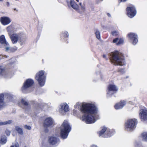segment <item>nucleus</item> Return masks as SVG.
I'll use <instances>...</instances> for the list:
<instances>
[{
	"label": "nucleus",
	"mask_w": 147,
	"mask_h": 147,
	"mask_svg": "<svg viewBox=\"0 0 147 147\" xmlns=\"http://www.w3.org/2000/svg\"><path fill=\"white\" fill-rule=\"evenodd\" d=\"M5 73V69L2 68L1 67H0V76H3Z\"/></svg>",
	"instance_id": "c85d7f7f"
},
{
	"label": "nucleus",
	"mask_w": 147,
	"mask_h": 147,
	"mask_svg": "<svg viewBox=\"0 0 147 147\" xmlns=\"http://www.w3.org/2000/svg\"><path fill=\"white\" fill-rule=\"evenodd\" d=\"M2 47L5 49V51L9 52H14L17 49L16 47L15 48L10 47L9 43Z\"/></svg>",
	"instance_id": "4468645a"
},
{
	"label": "nucleus",
	"mask_w": 147,
	"mask_h": 147,
	"mask_svg": "<svg viewBox=\"0 0 147 147\" xmlns=\"http://www.w3.org/2000/svg\"><path fill=\"white\" fill-rule=\"evenodd\" d=\"M128 36L129 38L132 41V43L134 45H136L138 42L137 36L133 33H130L128 34Z\"/></svg>",
	"instance_id": "9b49d317"
},
{
	"label": "nucleus",
	"mask_w": 147,
	"mask_h": 147,
	"mask_svg": "<svg viewBox=\"0 0 147 147\" xmlns=\"http://www.w3.org/2000/svg\"><path fill=\"white\" fill-rule=\"evenodd\" d=\"M6 5L7 7H9L10 6V4L9 2H7L6 3Z\"/></svg>",
	"instance_id": "c9c22d12"
},
{
	"label": "nucleus",
	"mask_w": 147,
	"mask_h": 147,
	"mask_svg": "<svg viewBox=\"0 0 147 147\" xmlns=\"http://www.w3.org/2000/svg\"><path fill=\"white\" fill-rule=\"evenodd\" d=\"M71 127L67 121H64L60 127L61 137L65 139L67 137L68 133L71 130Z\"/></svg>",
	"instance_id": "7ed1b4c3"
},
{
	"label": "nucleus",
	"mask_w": 147,
	"mask_h": 147,
	"mask_svg": "<svg viewBox=\"0 0 147 147\" xmlns=\"http://www.w3.org/2000/svg\"><path fill=\"white\" fill-rule=\"evenodd\" d=\"M34 83L33 81L31 79L27 80L24 83L22 88L23 91H24L27 89L31 86Z\"/></svg>",
	"instance_id": "1a4fd4ad"
},
{
	"label": "nucleus",
	"mask_w": 147,
	"mask_h": 147,
	"mask_svg": "<svg viewBox=\"0 0 147 147\" xmlns=\"http://www.w3.org/2000/svg\"><path fill=\"white\" fill-rule=\"evenodd\" d=\"M59 141V140L55 137H51L49 140V142L50 144L53 145L57 143Z\"/></svg>",
	"instance_id": "a211bd4d"
},
{
	"label": "nucleus",
	"mask_w": 147,
	"mask_h": 147,
	"mask_svg": "<svg viewBox=\"0 0 147 147\" xmlns=\"http://www.w3.org/2000/svg\"><path fill=\"white\" fill-rule=\"evenodd\" d=\"M95 34L96 38L99 39L100 38V34L99 31L97 30H96L95 31Z\"/></svg>",
	"instance_id": "bb28decb"
},
{
	"label": "nucleus",
	"mask_w": 147,
	"mask_h": 147,
	"mask_svg": "<svg viewBox=\"0 0 147 147\" xmlns=\"http://www.w3.org/2000/svg\"><path fill=\"white\" fill-rule=\"evenodd\" d=\"M10 147H12V146H11Z\"/></svg>",
	"instance_id": "8fccbe9b"
},
{
	"label": "nucleus",
	"mask_w": 147,
	"mask_h": 147,
	"mask_svg": "<svg viewBox=\"0 0 147 147\" xmlns=\"http://www.w3.org/2000/svg\"><path fill=\"white\" fill-rule=\"evenodd\" d=\"M99 0H97V2L98 3H99V1H99Z\"/></svg>",
	"instance_id": "a18cd8bd"
},
{
	"label": "nucleus",
	"mask_w": 147,
	"mask_h": 147,
	"mask_svg": "<svg viewBox=\"0 0 147 147\" xmlns=\"http://www.w3.org/2000/svg\"><path fill=\"white\" fill-rule=\"evenodd\" d=\"M127 15L130 18H132L136 14V11L134 7H127Z\"/></svg>",
	"instance_id": "6e6552de"
},
{
	"label": "nucleus",
	"mask_w": 147,
	"mask_h": 147,
	"mask_svg": "<svg viewBox=\"0 0 147 147\" xmlns=\"http://www.w3.org/2000/svg\"><path fill=\"white\" fill-rule=\"evenodd\" d=\"M61 109L65 112L68 111L69 110L68 105L66 103L62 104L61 105Z\"/></svg>",
	"instance_id": "412c9836"
},
{
	"label": "nucleus",
	"mask_w": 147,
	"mask_h": 147,
	"mask_svg": "<svg viewBox=\"0 0 147 147\" xmlns=\"http://www.w3.org/2000/svg\"><path fill=\"white\" fill-rule=\"evenodd\" d=\"M4 0H0V2H3Z\"/></svg>",
	"instance_id": "c03bdc74"
},
{
	"label": "nucleus",
	"mask_w": 147,
	"mask_h": 147,
	"mask_svg": "<svg viewBox=\"0 0 147 147\" xmlns=\"http://www.w3.org/2000/svg\"><path fill=\"white\" fill-rule=\"evenodd\" d=\"M91 147H97L96 145H92Z\"/></svg>",
	"instance_id": "ea45409f"
},
{
	"label": "nucleus",
	"mask_w": 147,
	"mask_h": 147,
	"mask_svg": "<svg viewBox=\"0 0 147 147\" xmlns=\"http://www.w3.org/2000/svg\"><path fill=\"white\" fill-rule=\"evenodd\" d=\"M53 123V121L52 119L50 117L47 118L44 122V126L46 127L51 126Z\"/></svg>",
	"instance_id": "f8f14e48"
},
{
	"label": "nucleus",
	"mask_w": 147,
	"mask_h": 147,
	"mask_svg": "<svg viewBox=\"0 0 147 147\" xmlns=\"http://www.w3.org/2000/svg\"><path fill=\"white\" fill-rule=\"evenodd\" d=\"M103 57L104 58H106V56L105 55H103Z\"/></svg>",
	"instance_id": "79ce46f5"
},
{
	"label": "nucleus",
	"mask_w": 147,
	"mask_h": 147,
	"mask_svg": "<svg viewBox=\"0 0 147 147\" xmlns=\"http://www.w3.org/2000/svg\"><path fill=\"white\" fill-rule=\"evenodd\" d=\"M44 71L43 70L37 72L36 75V79L38 81L39 85L42 86L45 84V76L44 75Z\"/></svg>",
	"instance_id": "39448f33"
},
{
	"label": "nucleus",
	"mask_w": 147,
	"mask_h": 147,
	"mask_svg": "<svg viewBox=\"0 0 147 147\" xmlns=\"http://www.w3.org/2000/svg\"><path fill=\"white\" fill-rule=\"evenodd\" d=\"M107 15L109 17H110L111 16L110 14V13H107Z\"/></svg>",
	"instance_id": "a19ab883"
},
{
	"label": "nucleus",
	"mask_w": 147,
	"mask_h": 147,
	"mask_svg": "<svg viewBox=\"0 0 147 147\" xmlns=\"http://www.w3.org/2000/svg\"><path fill=\"white\" fill-rule=\"evenodd\" d=\"M7 142L6 137L5 136L2 137L0 143L1 144H3L6 143Z\"/></svg>",
	"instance_id": "a878e982"
},
{
	"label": "nucleus",
	"mask_w": 147,
	"mask_h": 147,
	"mask_svg": "<svg viewBox=\"0 0 147 147\" xmlns=\"http://www.w3.org/2000/svg\"><path fill=\"white\" fill-rule=\"evenodd\" d=\"M101 1H102L103 0H101Z\"/></svg>",
	"instance_id": "09e8293b"
},
{
	"label": "nucleus",
	"mask_w": 147,
	"mask_h": 147,
	"mask_svg": "<svg viewBox=\"0 0 147 147\" xmlns=\"http://www.w3.org/2000/svg\"><path fill=\"white\" fill-rule=\"evenodd\" d=\"M70 4L71 6L73 8L77 11L78 12L80 13L84 12L85 10L84 6V5H82L81 3H79V5L81 6L80 8H79L78 5L76 3L74 0H71Z\"/></svg>",
	"instance_id": "0eeeda50"
},
{
	"label": "nucleus",
	"mask_w": 147,
	"mask_h": 147,
	"mask_svg": "<svg viewBox=\"0 0 147 147\" xmlns=\"http://www.w3.org/2000/svg\"><path fill=\"white\" fill-rule=\"evenodd\" d=\"M106 131V134H107V135L106 136V137H110L111 135L109 134V132H110V130L109 129H107L106 127H103L101 131L99 132V136H101Z\"/></svg>",
	"instance_id": "2eb2a0df"
},
{
	"label": "nucleus",
	"mask_w": 147,
	"mask_h": 147,
	"mask_svg": "<svg viewBox=\"0 0 147 147\" xmlns=\"http://www.w3.org/2000/svg\"><path fill=\"white\" fill-rule=\"evenodd\" d=\"M118 89L117 87L115 85H110L108 87V92L107 93V94L110 95L112 94L113 93H111V91H116Z\"/></svg>",
	"instance_id": "f3484780"
},
{
	"label": "nucleus",
	"mask_w": 147,
	"mask_h": 147,
	"mask_svg": "<svg viewBox=\"0 0 147 147\" xmlns=\"http://www.w3.org/2000/svg\"><path fill=\"white\" fill-rule=\"evenodd\" d=\"M15 130L19 134L22 135L23 134V130L22 129L19 127L18 126H16L15 127Z\"/></svg>",
	"instance_id": "b1692460"
},
{
	"label": "nucleus",
	"mask_w": 147,
	"mask_h": 147,
	"mask_svg": "<svg viewBox=\"0 0 147 147\" xmlns=\"http://www.w3.org/2000/svg\"><path fill=\"white\" fill-rule=\"evenodd\" d=\"M111 131H110V132H109V134L111 135V136H111L112 135H113V134H112V133H111Z\"/></svg>",
	"instance_id": "4c0bfd02"
},
{
	"label": "nucleus",
	"mask_w": 147,
	"mask_h": 147,
	"mask_svg": "<svg viewBox=\"0 0 147 147\" xmlns=\"http://www.w3.org/2000/svg\"><path fill=\"white\" fill-rule=\"evenodd\" d=\"M73 111H74V112L76 114L75 112H76V110H73Z\"/></svg>",
	"instance_id": "37998d69"
},
{
	"label": "nucleus",
	"mask_w": 147,
	"mask_h": 147,
	"mask_svg": "<svg viewBox=\"0 0 147 147\" xmlns=\"http://www.w3.org/2000/svg\"><path fill=\"white\" fill-rule=\"evenodd\" d=\"M0 43L2 45V47L7 45L8 43L6 41L4 35H1L0 36Z\"/></svg>",
	"instance_id": "aec40b11"
},
{
	"label": "nucleus",
	"mask_w": 147,
	"mask_h": 147,
	"mask_svg": "<svg viewBox=\"0 0 147 147\" xmlns=\"http://www.w3.org/2000/svg\"><path fill=\"white\" fill-rule=\"evenodd\" d=\"M0 22L3 25L6 26L11 22V20L9 17L3 16L0 18Z\"/></svg>",
	"instance_id": "9d476101"
},
{
	"label": "nucleus",
	"mask_w": 147,
	"mask_h": 147,
	"mask_svg": "<svg viewBox=\"0 0 147 147\" xmlns=\"http://www.w3.org/2000/svg\"><path fill=\"white\" fill-rule=\"evenodd\" d=\"M15 27L12 24L7 27L6 29L7 31L8 32L9 35L10 34L11 32L15 30Z\"/></svg>",
	"instance_id": "4be33fe9"
},
{
	"label": "nucleus",
	"mask_w": 147,
	"mask_h": 147,
	"mask_svg": "<svg viewBox=\"0 0 147 147\" xmlns=\"http://www.w3.org/2000/svg\"><path fill=\"white\" fill-rule=\"evenodd\" d=\"M120 2L123 1V2H125L127 0H120Z\"/></svg>",
	"instance_id": "58836bf2"
},
{
	"label": "nucleus",
	"mask_w": 147,
	"mask_h": 147,
	"mask_svg": "<svg viewBox=\"0 0 147 147\" xmlns=\"http://www.w3.org/2000/svg\"><path fill=\"white\" fill-rule=\"evenodd\" d=\"M74 107L84 113L81 119L86 123H93L98 118L97 108L94 104L89 103L81 104L78 102Z\"/></svg>",
	"instance_id": "f257e3e1"
},
{
	"label": "nucleus",
	"mask_w": 147,
	"mask_h": 147,
	"mask_svg": "<svg viewBox=\"0 0 147 147\" xmlns=\"http://www.w3.org/2000/svg\"><path fill=\"white\" fill-rule=\"evenodd\" d=\"M76 0L77 2H78L79 1V0Z\"/></svg>",
	"instance_id": "49530a36"
},
{
	"label": "nucleus",
	"mask_w": 147,
	"mask_h": 147,
	"mask_svg": "<svg viewBox=\"0 0 147 147\" xmlns=\"http://www.w3.org/2000/svg\"><path fill=\"white\" fill-rule=\"evenodd\" d=\"M112 34L113 35L115 36L118 34V32L117 31H116L112 32Z\"/></svg>",
	"instance_id": "72a5a7b5"
},
{
	"label": "nucleus",
	"mask_w": 147,
	"mask_h": 147,
	"mask_svg": "<svg viewBox=\"0 0 147 147\" xmlns=\"http://www.w3.org/2000/svg\"><path fill=\"white\" fill-rule=\"evenodd\" d=\"M142 139L145 141H147V132H145L143 133L141 135Z\"/></svg>",
	"instance_id": "393cba45"
},
{
	"label": "nucleus",
	"mask_w": 147,
	"mask_h": 147,
	"mask_svg": "<svg viewBox=\"0 0 147 147\" xmlns=\"http://www.w3.org/2000/svg\"><path fill=\"white\" fill-rule=\"evenodd\" d=\"M5 132H6V134L7 135V136H9L10 135V132L8 130H6L5 131Z\"/></svg>",
	"instance_id": "f704fd0d"
},
{
	"label": "nucleus",
	"mask_w": 147,
	"mask_h": 147,
	"mask_svg": "<svg viewBox=\"0 0 147 147\" xmlns=\"http://www.w3.org/2000/svg\"><path fill=\"white\" fill-rule=\"evenodd\" d=\"M126 102L124 100H121L115 105V107L116 109H118L122 108L126 104Z\"/></svg>",
	"instance_id": "dca6fc26"
},
{
	"label": "nucleus",
	"mask_w": 147,
	"mask_h": 147,
	"mask_svg": "<svg viewBox=\"0 0 147 147\" xmlns=\"http://www.w3.org/2000/svg\"><path fill=\"white\" fill-rule=\"evenodd\" d=\"M4 97V94H0V110L2 109L5 105V103L3 101Z\"/></svg>",
	"instance_id": "6ab92c4d"
},
{
	"label": "nucleus",
	"mask_w": 147,
	"mask_h": 147,
	"mask_svg": "<svg viewBox=\"0 0 147 147\" xmlns=\"http://www.w3.org/2000/svg\"><path fill=\"white\" fill-rule=\"evenodd\" d=\"M110 58L111 62L113 65H123L125 64L124 60L123 59L122 55L118 51L112 52L111 54Z\"/></svg>",
	"instance_id": "f03ea898"
},
{
	"label": "nucleus",
	"mask_w": 147,
	"mask_h": 147,
	"mask_svg": "<svg viewBox=\"0 0 147 147\" xmlns=\"http://www.w3.org/2000/svg\"><path fill=\"white\" fill-rule=\"evenodd\" d=\"M137 120L135 119H129L125 123L126 129L127 130H134L136 127Z\"/></svg>",
	"instance_id": "423d86ee"
},
{
	"label": "nucleus",
	"mask_w": 147,
	"mask_h": 147,
	"mask_svg": "<svg viewBox=\"0 0 147 147\" xmlns=\"http://www.w3.org/2000/svg\"><path fill=\"white\" fill-rule=\"evenodd\" d=\"M24 127L28 130H30L31 129V127L30 126H28L26 125L24 126Z\"/></svg>",
	"instance_id": "7c9ffc66"
},
{
	"label": "nucleus",
	"mask_w": 147,
	"mask_h": 147,
	"mask_svg": "<svg viewBox=\"0 0 147 147\" xmlns=\"http://www.w3.org/2000/svg\"><path fill=\"white\" fill-rule=\"evenodd\" d=\"M16 10V8L14 9V10Z\"/></svg>",
	"instance_id": "de8ad7c7"
},
{
	"label": "nucleus",
	"mask_w": 147,
	"mask_h": 147,
	"mask_svg": "<svg viewBox=\"0 0 147 147\" xmlns=\"http://www.w3.org/2000/svg\"><path fill=\"white\" fill-rule=\"evenodd\" d=\"M11 146H12V147H19V144L17 142H16L14 145H12Z\"/></svg>",
	"instance_id": "473e14b6"
},
{
	"label": "nucleus",
	"mask_w": 147,
	"mask_h": 147,
	"mask_svg": "<svg viewBox=\"0 0 147 147\" xmlns=\"http://www.w3.org/2000/svg\"><path fill=\"white\" fill-rule=\"evenodd\" d=\"M65 34H66V36H65L66 37H67L68 36V33L67 32H66L65 33Z\"/></svg>",
	"instance_id": "e433bc0d"
},
{
	"label": "nucleus",
	"mask_w": 147,
	"mask_h": 147,
	"mask_svg": "<svg viewBox=\"0 0 147 147\" xmlns=\"http://www.w3.org/2000/svg\"><path fill=\"white\" fill-rule=\"evenodd\" d=\"M21 102L22 104H23L24 105H28V103L27 102L25 101L24 100H22Z\"/></svg>",
	"instance_id": "c756f323"
},
{
	"label": "nucleus",
	"mask_w": 147,
	"mask_h": 147,
	"mask_svg": "<svg viewBox=\"0 0 147 147\" xmlns=\"http://www.w3.org/2000/svg\"><path fill=\"white\" fill-rule=\"evenodd\" d=\"M139 116L142 119L147 120V110L141 109L140 111Z\"/></svg>",
	"instance_id": "ddd939ff"
},
{
	"label": "nucleus",
	"mask_w": 147,
	"mask_h": 147,
	"mask_svg": "<svg viewBox=\"0 0 147 147\" xmlns=\"http://www.w3.org/2000/svg\"><path fill=\"white\" fill-rule=\"evenodd\" d=\"M118 40L119 38H117L115 39H114L113 40V43H115L116 44V43L118 42Z\"/></svg>",
	"instance_id": "2f4dec72"
},
{
	"label": "nucleus",
	"mask_w": 147,
	"mask_h": 147,
	"mask_svg": "<svg viewBox=\"0 0 147 147\" xmlns=\"http://www.w3.org/2000/svg\"><path fill=\"white\" fill-rule=\"evenodd\" d=\"M124 42L123 40L122 39H119L118 42L116 43V45H119L123 44Z\"/></svg>",
	"instance_id": "cd10ccee"
},
{
	"label": "nucleus",
	"mask_w": 147,
	"mask_h": 147,
	"mask_svg": "<svg viewBox=\"0 0 147 147\" xmlns=\"http://www.w3.org/2000/svg\"><path fill=\"white\" fill-rule=\"evenodd\" d=\"M13 44L16 43L19 40L21 45H22L26 41V38L24 35L20 34H13L10 37Z\"/></svg>",
	"instance_id": "20e7f679"
},
{
	"label": "nucleus",
	"mask_w": 147,
	"mask_h": 147,
	"mask_svg": "<svg viewBox=\"0 0 147 147\" xmlns=\"http://www.w3.org/2000/svg\"><path fill=\"white\" fill-rule=\"evenodd\" d=\"M12 122L11 120H9L7 121L2 122L0 121V125H6L9 124Z\"/></svg>",
	"instance_id": "5701e85b"
}]
</instances>
